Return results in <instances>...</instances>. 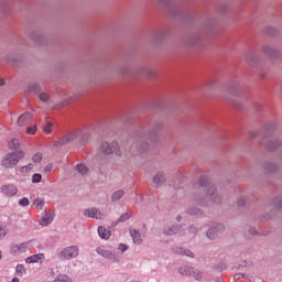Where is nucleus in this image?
<instances>
[{
    "mask_svg": "<svg viewBox=\"0 0 282 282\" xmlns=\"http://www.w3.org/2000/svg\"><path fill=\"white\" fill-rule=\"evenodd\" d=\"M159 6L166 12L170 19H173L174 21L186 22L193 20V12L184 8L178 2L173 0H159Z\"/></svg>",
    "mask_w": 282,
    "mask_h": 282,
    "instance_id": "1",
    "label": "nucleus"
},
{
    "mask_svg": "<svg viewBox=\"0 0 282 282\" xmlns=\"http://www.w3.org/2000/svg\"><path fill=\"white\" fill-rule=\"evenodd\" d=\"M163 124L161 122H156L153 126L149 127L148 134H144V131L140 130L134 134V143L132 149H138L139 153H144L147 149H149V142H158V131H162Z\"/></svg>",
    "mask_w": 282,
    "mask_h": 282,
    "instance_id": "2",
    "label": "nucleus"
},
{
    "mask_svg": "<svg viewBox=\"0 0 282 282\" xmlns=\"http://www.w3.org/2000/svg\"><path fill=\"white\" fill-rule=\"evenodd\" d=\"M198 184H199L200 191H204V193L207 192L209 199L214 204H221V196L217 194V187L215 186V184L210 183L208 177L200 176Z\"/></svg>",
    "mask_w": 282,
    "mask_h": 282,
    "instance_id": "3",
    "label": "nucleus"
},
{
    "mask_svg": "<svg viewBox=\"0 0 282 282\" xmlns=\"http://www.w3.org/2000/svg\"><path fill=\"white\" fill-rule=\"evenodd\" d=\"M25 158V152L23 151H14L9 152L1 161V166L3 169H12V166H17L21 160Z\"/></svg>",
    "mask_w": 282,
    "mask_h": 282,
    "instance_id": "4",
    "label": "nucleus"
},
{
    "mask_svg": "<svg viewBox=\"0 0 282 282\" xmlns=\"http://www.w3.org/2000/svg\"><path fill=\"white\" fill-rule=\"evenodd\" d=\"M79 252H80V249L78 248V246H68L66 248H63L58 252L57 257L62 261H69L72 259H76Z\"/></svg>",
    "mask_w": 282,
    "mask_h": 282,
    "instance_id": "5",
    "label": "nucleus"
},
{
    "mask_svg": "<svg viewBox=\"0 0 282 282\" xmlns=\"http://www.w3.org/2000/svg\"><path fill=\"white\" fill-rule=\"evenodd\" d=\"M276 127V122L271 121L270 123H267L263 126L259 132L250 131L249 132V138L251 140H257L259 138H268L270 133H272V130Z\"/></svg>",
    "mask_w": 282,
    "mask_h": 282,
    "instance_id": "6",
    "label": "nucleus"
},
{
    "mask_svg": "<svg viewBox=\"0 0 282 282\" xmlns=\"http://www.w3.org/2000/svg\"><path fill=\"white\" fill-rule=\"evenodd\" d=\"M101 151L105 153V155H111V153H115V155H122V151H120V145L118 144V141L104 142L101 144Z\"/></svg>",
    "mask_w": 282,
    "mask_h": 282,
    "instance_id": "7",
    "label": "nucleus"
},
{
    "mask_svg": "<svg viewBox=\"0 0 282 282\" xmlns=\"http://www.w3.org/2000/svg\"><path fill=\"white\" fill-rule=\"evenodd\" d=\"M96 252L100 254V257H104V259H108V261H111V263H119L120 258L116 257V253L111 251V249H108L107 247H98L96 249Z\"/></svg>",
    "mask_w": 282,
    "mask_h": 282,
    "instance_id": "8",
    "label": "nucleus"
},
{
    "mask_svg": "<svg viewBox=\"0 0 282 282\" xmlns=\"http://www.w3.org/2000/svg\"><path fill=\"white\" fill-rule=\"evenodd\" d=\"M224 230H226L224 224L216 223L207 230L206 237L213 241L217 239V237H219Z\"/></svg>",
    "mask_w": 282,
    "mask_h": 282,
    "instance_id": "9",
    "label": "nucleus"
},
{
    "mask_svg": "<svg viewBox=\"0 0 282 282\" xmlns=\"http://www.w3.org/2000/svg\"><path fill=\"white\" fill-rule=\"evenodd\" d=\"M178 272L182 276H193L195 281H202V272L193 267H181Z\"/></svg>",
    "mask_w": 282,
    "mask_h": 282,
    "instance_id": "10",
    "label": "nucleus"
},
{
    "mask_svg": "<svg viewBox=\"0 0 282 282\" xmlns=\"http://www.w3.org/2000/svg\"><path fill=\"white\" fill-rule=\"evenodd\" d=\"M261 50H262V54H264V56H267L268 58L274 59V58L281 57V52L270 44L262 45Z\"/></svg>",
    "mask_w": 282,
    "mask_h": 282,
    "instance_id": "11",
    "label": "nucleus"
},
{
    "mask_svg": "<svg viewBox=\"0 0 282 282\" xmlns=\"http://www.w3.org/2000/svg\"><path fill=\"white\" fill-rule=\"evenodd\" d=\"M182 231L181 225L170 224L163 227V235L166 237H173Z\"/></svg>",
    "mask_w": 282,
    "mask_h": 282,
    "instance_id": "12",
    "label": "nucleus"
},
{
    "mask_svg": "<svg viewBox=\"0 0 282 282\" xmlns=\"http://www.w3.org/2000/svg\"><path fill=\"white\" fill-rule=\"evenodd\" d=\"M26 35L36 45H45V36L43 34H40L39 31L28 32Z\"/></svg>",
    "mask_w": 282,
    "mask_h": 282,
    "instance_id": "13",
    "label": "nucleus"
},
{
    "mask_svg": "<svg viewBox=\"0 0 282 282\" xmlns=\"http://www.w3.org/2000/svg\"><path fill=\"white\" fill-rule=\"evenodd\" d=\"M75 138H78V134L76 132H70L55 141L54 147H65V144H68V142H72V140H75Z\"/></svg>",
    "mask_w": 282,
    "mask_h": 282,
    "instance_id": "14",
    "label": "nucleus"
},
{
    "mask_svg": "<svg viewBox=\"0 0 282 282\" xmlns=\"http://www.w3.org/2000/svg\"><path fill=\"white\" fill-rule=\"evenodd\" d=\"M84 217H89L90 219H105V214L100 213L96 208L84 209Z\"/></svg>",
    "mask_w": 282,
    "mask_h": 282,
    "instance_id": "15",
    "label": "nucleus"
},
{
    "mask_svg": "<svg viewBox=\"0 0 282 282\" xmlns=\"http://www.w3.org/2000/svg\"><path fill=\"white\" fill-rule=\"evenodd\" d=\"M172 252L174 254H181L182 257H189V259H195V253L191 251V249H186L184 247L172 248Z\"/></svg>",
    "mask_w": 282,
    "mask_h": 282,
    "instance_id": "16",
    "label": "nucleus"
},
{
    "mask_svg": "<svg viewBox=\"0 0 282 282\" xmlns=\"http://www.w3.org/2000/svg\"><path fill=\"white\" fill-rule=\"evenodd\" d=\"M1 193L6 195V197H14L19 189L14 185H2Z\"/></svg>",
    "mask_w": 282,
    "mask_h": 282,
    "instance_id": "17",
    "label": "nucleus"
},
{
    "mask_svg": "<svg viewBox=\"0 0 282 282\" xmlns=\"http://www.w3.org/2000/svg\"><path fill=\"white\" fill-rule=\"evenodd\" d=\"M229 91L232 96H239L241 94V84L237 79H231L229 83Z\"/></svg>",
    "mask_w": 282,
    "mask_h": 282,
    "instance_id": "18",
    "label": "nucleus"
},
{
    "mask_svg": "<svg viewBox=\"0 0 282 282\" xmlns=\"http://www.w3.org/2000/svg\"><path fill=\"white\" fill-rule=\"evenodd\" d=\"M54 221V212L50 210L45 213L40 219V226H50V224Z\"/></svg>",
    "mask_w": 282,
    "mask_h": 282,
    "instance_id": "19",
    "label": "nucleus"
},
{
    "mask_svg": "<svg viewBox=\"0 0 282 282\" xmlns=\"http://www.w3.org/2000/svg\"><path fill=\"white\" fill-rule=\"evenodd\" d=\"M247 63H249L250 67H257L259 65V56L253 52H248L246 55Z\"/></svg>",
    "mask_w": 282,
    "mask_h": 282,
    "instance_id": "20",
    "label": "nucleus"
},
{
    "mask_svg": "<svg viewBox=\"0 0 282 282\" xmlns=\"http://www.w3.org/2000/svg\"><path fill=\"white\" fill-rule=\"evenodd\" d=\"M43 261H45V254L43 253L33 254L25 259V263H43Z\"/></svg>",
    "mask_w": 282,
    "mask_h": 282,
    "instance_id": "21",
    "label": "nucleus"
},
{
    "mask_svg": "<svg viewBox=\"0 0 282 282\" xmlns=\"http://www.w3.org/2000/svg\"><path fill=\"white\" fill-rule=\"evenodd\" d=\"M267 150L269 151H276V149H279L280 147H282V141L279 139H274V140H269L267 142Z\"/></svg>",
    "mask_w": 282,
    "mask_h": 282,
    "instance_id": "22",
    "label": "nucleus"
},
{
    "mask_svg": "<svg viewBox=\"0 0 282 282\" xmlns=\"http://www.w3.org/2000/svg\"><path fill=\"white\" fill-rule=\"evenodd\" d=\"M32 120V115L30 112H24L18 119L19 127H25Z\"/></svg>",
    "mask_w": 282,
    "mask_h": 282,
    "instance_id": "23",
    "label": "nucleus"
},
{
    "mask_svg": "<svg viewBox=\"0 0 282 282\" xmlns=\"http://www.w3.org/2000/svg\"><path fill=\"white\" fill-rule=\"evenodd\" d=\"M130 237L137 246H140L142 243V235H140V231L135 229H130Z\"/></svg>",
    "mask_w": 282,
    "mask_h": 282,
    "instance_id": "24",
    "label": "nucleus"
},
{
    "mask_svg": "<svg viewBox=\"0 0 282 282\" xmlns=\"http://www.w3.org/2000/svg\"><path fill=\"white\" fill-rule=\"evenodd\" d=\"M98 235L100 237V239H105L107 241V239H109L111 237V231L107 228H105L104 226L98 227Z\"/></svg>",
    "mask_w": 282,
    "mask_h": 282,
    "instance_id": "25",
    "label": "nucleus"
},
{
    "mask_svg": "<svg viewBox=\"0 0 282 282\" xmlns=\"http://www.w3.org/2000/svg\"><path fill=\"white\" fill-rule=\"evenodd\" d=\"M12 6V0H0V9L3 14H8L10 12V8Z\"/></svg>",
    "mask_w": 282,
    "mask_h": 282,
    "instance_id": "26",
    "label": "nucleus"
},
{
    "mask_svg": "<svg viewBox=\"0 0 282 282\" xmlns=\"http://www.w3.org/2000/svg\"><path fill=\"white\" fill-rule=\"evenodd\" d=\"M164 173L162 172H158L155 174V176L153 177V184H154V187L158 188V186H160L161 184H164Z\"/></svg>",
    "mask_w": 282,
    "mask_h": 282,
    "instance_id": "27",
    "label": "nucleus"
},
{
    "mask_svg": "<svg viewBox=\"0 0 282 282\" xmlns=\"http://www.w3.org/2000/svg\"><path fill=\"white\" fill-rule=\"evenodd\" d=\"M215 28V20L209 18L203 25V32H210Z\"/></svg>",
    "mask_w": 282,
    "mask_h": 282,
    "instance_id": "28",
    "label": "nucleus"
},
{
    "mask_svg": "<svg viewBox=\"0 0 282 282\" xmlns=\"http://www.w3.org/2000/svg\"><path fill=\"white\" fill-rule=\"evenodd\" d=\"M264 171H267V173H276V171H279V166L272 162H268L264 163Z\"/></svg>",
    "mask_w": 282,
    "mask_h": 282,
    "instance_id": "29",
    "label": "nucleus"
},
{
    "mask_svg": "<svg viewBox=\"0 0 282 282\" xmlns=\"http://www.w3.org/2000/svg\"><path fill=\"white\" fill-rule=\"evenodd\" d=\"M131 216L132 215L129 212L122 214L115 223V226H118V224H124V221H129V219H131Z\"/></svg>",
    "mask_w": 282,
    "mask_h": 282,
    "instance_id": "30",
    "label": "nucleus"
},
{
    "mask_svg": "<svg viewBox=\"0 0 282 282\" xmlns=\"http://www.w3.org/2000/svg\"><path fill=\"white\" fill-rule=\"evenodd\" d=\"M124 197V192L122 189H119L111 195V202H120Z\"/></svg>",
    "mask_w": 282,
    "mask_h": 282,
    "instance_id": "31",
    "label": "nucleus"
},
{
    "mask_svg": "<svg viewBox=\"0 0 282 282\" xmlns=\"http://www.w3.org/2000/svg\"><path fill=\"white\" fill-rule=\"evenodd\" d=\"M21 144L19 143V139H12L9 142V149H11V151H23V150H19Z\"/></svg>",
    "mask_w": 282,
    "mask_h": 282,
    "instance_id": "32",
    "label": "nucleus"
},
{
    "mask_svg": "<svg viewBox=\"0 0 282 282\" xmlns=\"http://www.w3.org/2000/svg\"><path fill=\"white\" fill-rule=\"evenodd\" d=\"M200 41L199 36L193 35L188 39V45H191V47H195V45H199Z\"/></svg>",
    "mask_w": 282,
    "mask_h": 282,
    "instance_id": "33",
    "label": "nucleus"
},
{
    "mask_svg": "<svg viewBox=\"0 0 282 282\" xmlns=\"http://www.w3.org/2000/svg\"><path fill=\"white\" fill-rule=\"evenodd\" d=\"M53 282H72V279L65 274H59Z\"/></svg>",
    "mask_w": 282,
    "mask_h": 282,
    "instance_id": "34",
    "label": "nucleus"
},
{
    "mask_svg": "<svg viewBox=\"0 0 282 282\" xmlns=\"http://www.w3.org/2000/svg\"><path fill=\"white\" fill-rule=\"evenodd\" d=\"M264 32L268 34V36H276V34H279V30L274 29L273 26H268Z\"/></svg>",
    "mask_w": 282,
    "mask_h": 282,
    "instance_id": "35",
    "label": "nucleus"
},
{
    "mask_svg": "<svg viewBox=\"0 0 282 282\" xmlns=\"http://www.w3.org/2000/svg\"><path fill=\"white\" fill-rule=\"evenodd\" d=\"M52 127H54V123H52L51 121H46V124L43 127L44 133L50 135L52 133Z\"/></svg>",
    "mask_w": 282,
    "mask_h": 282,
    "instance_id": "36",
    "label": "nucleus"
},
{
    "mask_svg": "<svg viewBox=\"0 0 282 282\" xmlns=\"http://www.w3.org/2000/svg\"><path fill=\"white\" fill-rule=\"evenodd\" d=\"M42 180H43V175H41L40 173H35L32 176V183L33 184H41Z\"/></svg>",
    "mask_w": 282,
    "mask_h": 282,
    "instance_id": "37",
    "label": "nucleus"
},
{
    "mask_svg": "<svg viewBox=\"0 0 282 282\" xmlns=\"http://www.w3.org/2000/svg\"><path fill=\"white\" fill-rule=\"evenodd\" d=\"M187 215H195L196 217H199V215H202V210L199 208H188Z\"/></svg>",
    "mask_w": 282,
    "mask_h": 282,
    "instance_id": "38",
    "label": "nucleus"
},
{
    "mask_svg": "<svg viewBox=\"0 0 282 282\" xmlns=\"http://www.w3.org/2000/svg\"><path fill=\"white\" fill-rule=\"evenodd\" d=\"M29 89L32 94H39L41 91V85L33 84L29 87Z\"/></svg>",
    "mask_w": 282,
    "mask_h": 282,
    "instance_id": "39",
    "label": "nucleus"
},
{
    "mask_svg": "<svg viewBox=\"0 0 282 282\" xmlns=\"http://www.w3.org/2000/svg\"><path fill=\"white\" fill-rule=\"evenodd\" d=\"M9 229L6 226L0 225V240L6 239V236L8 235Z\"/></svg>",
    "mask_w": 282,
    "mask_h": 282,
    "instance_id": "40",
    "label": "nucleus"
},
{
    "mask_svg": "<svg viewBox=\"0 0 282 282\" xmlns=\"http://www.w3.org/2000/svg\"><path fill=\"white\" fill-rule=\"evenodd\" d=\"M76 170L80 173V175H86L88 169L85 166V164H78L76 166Z\"/></svg>",
    "mask_w": 282,
    "mask_h": 282,
    "instance_id": "41",
    "label": "nucleus"
},
{
    "mask_svg": "<svg viewBox=\"0 0 282 282\" xmlns=\"http://www.w3.org/2000/svg\"><path fill=\"white\" fill-rule=\"evenodd\" d=\"M187 232L189 235H197V232H199V228L195 225H191L188 228H187Z\"/></svg>",
    "mask_w": 282,
    "mask_h": 282,
    "instance_id": "42",
    "label": "nucleus"
},
{
    "mask_svg": "<svg viewBox=\"0 0 282 282\" xmlns=\"http://www.w3.org/2000/svg\"><path fill=\"white\" fill-rule=\"evenodd\" d=\"M34 169V165L32 163H29L28 165H24L21 167V173H30Z\"/></svg>",
    "mask_w": 282,
    "mask_h": 282,
    "instance_id": "43",
    "label": "nucleus"
},
{
    "mask_svg": "<svg viewBox=\"0 0 282 282\" xmlns=\"http://www.w3.org/2000/svg\"><path fill=\"white\" fill-rule=\"evenodd\" d=\"M21 251L19 250V245H11L10 246V254H19Z\"/></svg>",
    "mask_w": 282,
    "mask_h": 282,
    "instance_id": "44",
    "label": "nucleus"
},
{
    "mask_svg": "<svg viewBox=\"0 0 282 282\" xmlns=\"http://www.w3.org/2000/svg\"><path fill=\"white\" fill-rule=\"evenodd\" d=\"M272 204H273V206H275V208L281 209L282 208V198L281 197L274 198Z\"/></svg>",
    "mask_w": 282,
    "mask_h": 282,
    "instance_id": "45",
    "label": "nucleus"
},
{
    "mask_svg": "<svg viewBox=\"0 0 282 282\" xmlns=\"http://www.w3.org/2000/svg\"><path fill=\"white\" fill-rule=\"evenodd\" d=\"M33 204H34V206L40 208V210H43V206L45 205V203L41 198L35 199Z\"/></svg>",
    "mask_w": 282,
    "mask_h": 282,
    "instance_id": "46",
    "label": "nucleus"
},
{
    "mask_svg": "<svg viewBox=\"0 0 282 282\" xmlns=\"http://www.w3.org/2000/svg\"><path fill=\"white\" fill-rule=\"evenodd\" d=\"M39 98L42 102H47L50 100V95H47L46 93H42L39 95Z\"/></svg>",
    "mask_w": 282,
    "mask_h": 282,
    "instance_id": "47",
    "label": "nucleus"
},
{
    "mask_svg": "<svg viewBox=\"0 0 282 282\" xmlns=\"http://www.w3.org/2000/svg\"><path fill=\"white\" fill-rule=\"evenodd\" d=\"M217 12H220V14H225V12H228V7L225 4H220L216 8Z\"/></svg>",
    "mask_w": 282,
    "mask_h": 282,
    "instance_id": "48",
    "label": "nucleus"
},
{
    "mask_svg": "<svg viewBox=\"0 0 282 282\" xmlns=\"http://www.w3.org/2000/svg\"><path fill=\"white\" fill-rule=\"evenodd\" d=\"M15 272L22 275L23 273H25V267H23V264H18L15 268Z\"/></svg>",
    "mask_w": 282,
    "mask_h": 282,
    "instance_id": "49",
    "label": "nucleus"
},
{
    "mask_svg": "<svg viewBox=\"0 0 282 282\" xmlns=\"http://www.w3.org/2000/svg\"><path fill=\"white\" fill-rule=\"evenodd\" d=\"M19 204H20V206H23V207L30 206V199L24 197V198L20 199Z\"/></svg>",
    "mask_w": 282,
    "mask_h": 282,
    "instance_id": "50",
    "label": "nucleus"
},
{
    "mask_svg": "<svg viewBox=\"0 0 282 282\" xmlns=\"http://www.w3.org/2000/svg\"><path fill=\"white\" fill-rule=\"evenodd\" d=\"M26 133L29 135H34V133H36V126L26 128Z\"/></svg>",
    "mask_w": 282,
    "mask_h": 282,
    "instance_id": "51",
    "label": "nucleus"
},
{
    "mask_svg": "<svg viewBox=\"0 0 282 282\" xmlns=\"http://www.w3.org/2000/svg\"><path fill=\"white\" fill-rule=\"evenodd\" d=\"M141 74H145V76H153V70H151V68H141Z\"/></svg>",
    "mask_w": 282,
    "mask_h": 282,
    "instance_id": "52",
    "label": "nucleus"
},
{
    "mask_svg": "<svg viewBox=\"0 0 282 282\" xmlns=\"http://www.w3.org/2000/svg\"><path fill=\"white\" fill-rule=\"evenodd\" d=\"M18 248H19L20 252H25V250H28V243L22 242V243L18 245Z\"/></svg>",
    "mask_w": 282,
    "mask_h": 282,
    "instance_id": "53",
    "label": "nucleus"
},
{
    "mask_svg": "<svg viewBox=\"0 0 282 282\" xmlns=\"http://www.w3.org/2000/svg\"><path fill=\"white\" fill-rule=\"evenodd\" d=\"M43 160V155H41V153H36L34 156H33V162L35 163H39Z\"/></svg>",
    "mask_w": 282,
    "mask_h": 282,
    "instance_id": "54",
    "label": "nucleus"
},
{
    "mask_svg": "<svg viewBox=\"0 0 282 282\" xmlns=\"http://www.w3.org/2000/svg\"><path fill=\"white\" fill-rule=\"evenodd\" d=\"M118 250H120L121 252H127V250H129V246H127L124 243H120L118 246Z\"/></svg>",
    "mask_w": 282,
    "mask_h": 282,
    "instance_id": "55",
    "label": "nucleus"
},
{
    "mask_svg": "<svg viewBox=\"0 0 282 282\" xmlns=\"http://www.w3.org/2000/svg\"><path fill=\"white\" fill-rule=\"evenodd\" d=\"M237 205L240 206V207L246 206V197H240V198L237 200Z\"/></svg>",
    "mask_w": 282,
    "mask_h": 282,
    "instance_id": "56",
    "label": "nucleus"
},
{
    "mask_svg": "<svg viewBox=\"0 0 282 282\" xmlns=\"http://www.w3.org/2000/svg\"><path fill=\"white\" fill-rule=\"evenodd\" d=\"M87 140H89V133H86L80 138V143L87 144Z\"/></svg>",
    "mask_w": 282,
    "mask_h": 282,
    "instance_id": "57",
    "label": "nucleus"
},
{
    "mask_svg": "<svg viewBox=\"0 0 282 282\" xmlns=\"http://www.w3.org/2000/svg\"><path fill=\"white\" fill-rule=\"evenodd\" d=\"M235 281H239V279H246V274L243 273H236L234 275Z\"/></svg>",
    "mask_w": 282,
    "mask_h": 282,
    "instance_id": "58",
    "label": "nucleus"
},
{
    "mask_svg": "<svg viewBox=\"0 0 282 282\" xmlns=\"http://www.w3.org/2000/svg\"><path fill=\"white\" fill-rule=\"evenodd\" d=\"M163 37H164V32L160 31L156 33L155 40L160 41V39H163Z\"/></svg>",
    "mask_w": 282,
    "mask_h": 282,
    "instance_id": "59",
    "label": "nucleus"
},
{
    "mask_svg": "<svg viewBox=\"0 0 282 282\" xmlns=\"http://www.w3.org/2000/svg\"><path fill=\"white\" fill-rule=\"evenodd\" d=\"M254 109H256V111H261V109H263V105H261V104H256V105H254Z\"/></svg>",
    "mask_w": 282,
    "mask_h": 282,
    "instance_id": "60",
    "label": "nucleus"
},
{
    "mask_svg": "<svg viewBox=\"0 0 282 282\" xmlns=\"http://www.w3.org/2000/svg\"><path fill=\"white\" fill-rule=\"evenodd\" d=\"M44 171H45L46 173H50V171H52V165L45 166V167H44Z\"/></svg>",
    "mask_w": 282,
    "mask_h": 282,
    "instance_id": "61",
    "label": "nucleus"
},
{
    "mask_svg": "<svg viewBox=\"0 0 282 282\" xmlns=\"http://www.w3.org/2000/svg\"><path fill=\"white\" fill-rule=\"evenodd\" d=\"M234 105L237 107V109H241V104L240 102H234Z\"/></svg>",
    "mask_w": 282,
    "mask_h": 282,
    "instance_id": "62",
    "label": "nucleus"
},
{
    "mask_svg": "<svg viewBox=\"0 0 282 282\" xmlns=\"http://www.w3.org/2000/svg\"><path fill=\"white\" fill-rule=\"evenodd\" d=\"M176 221H182V215L176 216Z\"/></svg>",
    "mask_w": 282,
    "mask_h": 282,
    "instance_id": "63",
    "label": "nucleus"
},
{
    "mask_svg": "<svg viewBox=\"0 0 282 282\" xmlns=\"http://www.w3.org/2000/svg\"><path fill=\"white\" fill-rule=\"evenodd\" d=\"M11 282H19V278H13Z\"/></svg>",
    "mask_w": 282,
    "mask_h": 282,
    "instance_id": "64",
    "label": "nucleus"
}]
</instances>
